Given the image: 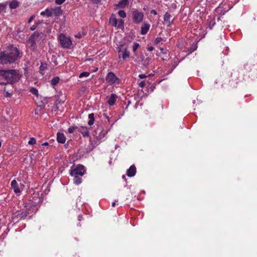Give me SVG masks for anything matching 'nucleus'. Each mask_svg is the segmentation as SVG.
I'll return each mask as SVG.
<instances>
[{
  "instance_id": "f257e3e1",
  "label": "nucleus",
  "mask_w": 257,
  "mask_h": 257,
  "mask_svg": "<svg viewBox=\"0 0 257 257\" xmlns=\"http://www.w3.org/2000/svg\"><path fill=\"white\" fill-rule=\"evenodd\" d=\"M22 53L13 46H9L7 49L0 53V64H8L14 63L22 57Z\"/></svg>"
},
{
  "instance_id": "f03ea898",
  "label": "nucleus",
  "mask_w": 257,
  "mask_h": 257,
  "mask_svg": "<svg viewBox=\"0 0 257 257\" xmlns=\"http://www.w3.org/2000/svg\"><path fill=\"white\" fill-rule=\"evenodd\" d=\"M0 76L4 77L8 83L11 84L18 82L21 78L19 71L15 69H0Z\"/></svg>"
},
{
  "instance_id": "7ed1b4c3",
  "label": "nucleus",
  "mask_w": 257,
  "mask_h": 257,
  "mask_svg": "<svg viewBox=\"0 0 257 257\" xmlns=\"http://www.w3.org/2000/svg\"><path fill=\"white\" fill-rule=\"evenodd\" d=\"M132 16L133 22L139 24L143 21L144 15L142 12L139 11L137 9H134L132 11Z\"/></svg>"
},
{
  "instance_id": "20e7f679",
  "label": "nucleus",
  "mask_w": 257,
  "mask_h": 257,
  "mask_svg": "<svg viewBox=\"0 0 257 257\" xmlns=\"http://www.w3.org/2000/svg\"><path fill=\"white\" fill-rule=\"evenodd\" d=\"M59 40L63 48L70 49L72 42L70 38L66 37L65 35L61 34L59 36Z\"/></svg>"
},
{
  "instance_id": "39448f33",
  "label": "nucleus",
  "mask_w": 257,
  "mask_h": 257,
  "mask_svg": "<svg viewBox=\"0 0 257 257\" xmlns=\"http://www.w3.org/2000/svg\"><path fill=\"white\" fill-rule=\"evenodd\" d=\"M86 173V171L84 169V167L82 165L78 164L76 167L70 171V174L71 176L73 175H80L83 176Z\"/></svg>"
},
{
  "instance_id": "423d86ee",
  "label": "nucleus",
  "mask_w": 257,
  "mask_h": 257,
  "mask_svg": "<svg viewBox=\"0 0 257 257\" xmlns=\"http://www.w3.org/2000/svg\"><path fill=\"white\" fill-rule=\"evenodd\" d=\"M106 82L109 85H112L114 83H118L119 79L112 72H108L106 77Z\"/></svg>"
},
{
  "instance_id": "0eeeda50",
  "label": "nucleus",
  "mask_w": 257,
  "mask_h": 257,
  "mask_svg": "<svg viewBox=\"0 0 257 257\" xmlns=\"http://www.w3.org/2000/svg\"><path fill=\"white\" fill-rule=\"evenodd\" d=\"M40 35V34L37 32H34L29 38L28 42L31 45V47H35L37 38Z\"/></svg>"
},
{
  "instance_id": "6e6552de",
  "label": "nucleus",
  "mask_w": 257,
  "mask_h": 257,
  "mask_svg": "<svg viewBox=\"0 0 257 257\" xmlns=\"http://www.w3.org/2000/svg\"><path fill=\"white\" fill-rule=\"evenodd\" d=\"M123 45H121L119 46V47H118V49H119L118 50V53L119 54V57L120 56V55H121L120 53H122L121 57H122L123 59H125L126 58L129 57V56H130V52L128 51H127L126 48H125L124 49V51L123 50H121V48H122L123 47Z\"/></svg>"
},
{
  "instance_id": "1a4fd4ad",
  "label": "nucleus",
  "mask_w": 257,
  "mask_h": 257,
  "mask_svg": "<svg viewBox=\"0 0 257 257\" xmlns=\"http://www.w3.org/2000/svg\"><path fill=\"white\" fill-rule=\"evenodd\" d=\"M95 134L94 135L95 136L97 140H101L102 138H103L106 133H104L102 130L101 128L98 127L94 131Z\"/></svg>"
},
{
  "instance_id": "9d476101",
  "label": "nucleus",
  "mask_w": 257,
  "mask_h": 257,
  "mask_svg": "<svg viewBox=\"0 0 257 257\" xmlns=\"http://www.w3.org/2000/svg\"><path fill=\"white\" fill-rule=\"evenodd\" d=\"M77 131L82 134L83 137H88L89 135V132L86 126H80L78 127Z\"/></svg>"
},
{
  "instance_id": "9b49d317",
  "label": "nucleus",
  "mask_w": 257,
  "mask_h": 257,
  "mask_svg": "<svg viewBox=\"0 0 257 257\" xmlns=\"http://www.w3.org/2000/svg\"><path fill=\"white\" fill-rule=\"evenodd\" d=\"M136 173V168L134 165H132L126 171V175L130 177H133Z\"/></svg>"
},
{
  "instance_id": "f8f14e48",
  "label": "nucleus",
  "mask_w": 257,
  "mask_h": 257,
  "mask_svg": "<svg viewBox=\"0 0 257 257\" xmlns=\"http://www.w3.org/2000/svg\"><path fill=\"white\" fill-rule=\"evenodd\" d=\"M57 140L59 143L64 144L66 141L64 134L58 132L57 134Z\"/></svg>"
},
{
  "instance_id": "ddd939ff",
  "label": "nucleus",
  "mask_w": 257,
  "mask_h": 257,
  "mask_svg": "<svg viewBox=\"0 0 257 257\" xmlns=\"http://www.w3.org/2000/svg\"><path fill=\"white\" fill-rule=\"evenodd\" d=\"M11 186L16 193H20L21 192V190L18 187V183L15 180L12 181Z\"/></svg>"
},
{
  "instance_id": "4468645a",
  "label": "nucleus",
  "mask_w": 257,
  "mask_h": 257,
  "mask_svg": "<svg viewBox=\"0 0 257 257\" xmlns=\"http://www.w3.org/2000/svg\"><path fill=\"white\" fill-rule=\"evenodd\" d=\"M117 96L115 94H111L107 100V103L110 106L113 105L116 101Z\"/></svg>"
},
{
  "instance_id": "2eb2a0df",
  "label": "nucleus",
  "mask_w": 257,
  "mask_h": 257,
  "mask_svg": "<svg viewBox=\"0 0 257 257\" xmlns=\"http://www.w3.org/2000/svg\"><path fill=\"white\" fill-rule=\"evenodd\" d=\"M128 4V0H121L117 5H116V7L118 8H124Z\"/></svg>"
},
{
  "instance_id": "dca6fc26",
  "label": "nucleus",
  "mask_w": 257,
  "mask_h": 257,
  "mask_svg": "<svg viewBox=\"0 0 257 257\" xmlns=\"http://www.w3.org/2000/svg\"><path fill=\"white\" fill-rule=\"evenodd\" d=\"M150 25L147 23H145L144 25L141 27V34L142 35H145L147 33L150 28Z\"/></svg>"
},
{
  "instance_id": "f3484780",
  "label": "nucleus",
  "mask_w": 257,
  "mask_h": 257,
  "mask_svg": "<svg viewBox=\"0 0 257 257\" xmlns=\"http://www.w3.org/2000/svg\"><path fill=\"white\" fill-rule=\"evenodd\" d=\"M53 12L55 16H59L62 14L63 11L61 7H56L53 9Z\"/></svg>"
},
{
  "instance_id": "a211bd4d",
  "label": "nucleus",
  "mask_w": 257,
  "mask_h": 257,
  "mask_svg": "<svg viewBox=\"0 0 257 257\" xmlns=\"http://www.w3.org/2000/svg\"><path fill=\"white\" fill-rule=\"evenodd\" d=\"M19 6V3L16 0H13L9 4V7L11 9H15L18 8Z\"/></svg>"
},
{
  "instance_id": "6ab92c4d",
  "label": "nucleus",
  "mask_w": 257,
  "mask_h": 257,
  "mask_svg": "<svg viewBox=\"0 0 257 257\" xmlns=\"http://www.w3.org/2000/svg\"><path fill=\"white\" fill-rule=\"evenodd\" d=\"M109 23L114 27H116L117 24V20L114 17V15H112L109 19Z\"/></svg>"
},
{
  "instance_id": "aec40b11",
  "label": "nucleus",
  "mask_w": 257,
  "mask_h": 257,
  "mask_svg": "<svg viewBox=\"0 0 257 257\" xmlns=\"http://www.w3.org/2000/svg\"><path fill=\"white\" fill-rule=\"evenodd\" d=\"M41 15L46 16L47 17H50L52 15V11L49 9H46L44 11L41 13Z\"/></svg>"
},
{
  "instance_id": "412c9836",
  "label": "nucleus",
  "mask_w": 257,
  "mask_h": 257,
  "mask_svg": "<svg viewBox=\"0 0 257 257\" xmlns=\"http://www.w3.org/2000/svg\"><path fill=\"white\" fill-rule=\"evenodd\" d=\"M73 182L76 185H79L82 182V179L81 177H79L78 175H73Z\"/></svg>"
},
{
  "instance_id": "4be33fe9",
  "label": "nucleus",
  "mask_w": 257,
  "mask_h": 257,
  "mask_svg": "<svg viewBox=\"0 0 257 257\" xmlns=\"http://www.w3.org/2000/svg\"><path fill=\"white\" fill-rule=\"evenodd\" d=\"M170 18L171 15L169 14L168 12H166L164 16V20L165 22H168L169 23V25H168V26H169L171 25V24L173 23V21L170 22Z\"/></svg>"
},
{
  "instance_id": "5701e85b",
  "label": "nucleus",
  "mask_w": 257,
  "mask_h": 257,
  "mask_svg": "<svg viewBox=\"0 0 257 257\" xmlns=\"http://www.w3.org/2000/svg\"><path fill=\"white\" fill-rule=\"evenodd\" d=\"M94 114L93 113H90L88 115V118L89 120L88 122V124L91 125L94 123Z\"/></svg>"
},
{
  "instance_id": "b1692460",
  "label": "nucleus",
  "mask_w": 257,
  "mask_h": 257,
  "mask_svg": "<svg viewBox=\"0 0 257 257\" xmlns=\"http://www.w3.org/2000/svg\"><path fill=\"white\" fill-rule=\"evenodd\" d=\"M116 27L122 29L124 28V21L122 19L117 20V24Z\"/></svg>"
},
{
  "instance_id": "393cba45",
  "label": "nucleus",
  "mask_w": 257,
  "mask_h": 257,
  "mask_svg": "<svg viewBox=\"0 0 257 257\" xmlns=\"http://www.w3.org/2000/svg\"><path fill=\"white\" fill-rule=\"evenodd\" d=\"M59 77L56 76L54 77L51 81V84L53 86L56 85L59 81Z\"/></svg>"
},
{
  "instance_id": "a878e982",
  "label": "nucleus",
  "mask_w": 257,
  "mask_h": 257,
  "mask_svg": "<svg viewBox=\"0 0 257 257\" xmlns=\"http://www.w3.org/2000/svg\"><path fill=\"white\" fill-rule=\"evenodd\" d=\"M6 7H7L6 3H1L0 4V14L3 12H5Z\"/></svg>"
},
{
  "instance_id": "bb28decb",
  "label": "nucleus",
  "mask_w": 257,
  "mask_h": 257,
  "mask_svg": "<svg viewBox=\"0 0 257 257\" xmlns=\"http://www.w3.org/2000/svg\"><path fill=\"white\" fill-rule=\"evenodd\" d=\"M47 64L45 63H41V66L40 67V71L42 72L43 71H44L47 69Z\"/></svg>"
},
{
  "instance_id": "cd10ccee",
  "label": "nucleus",
  "mask_w": 257,
  "mask_h": 257,
  "mask_svg": "<svg viewBox=\"0 0 257 257\" xmlns=\"http://www.w3.org/2000/svg\"><path fill=\"white\" fill-rule=\"evenodd\" d=\"M30 91L36 96H38V90L35 87H32L30 88Z\"/></svg>"
},
{
  "instance_id": "c85d7f7f",
  "label": "nucleus",
  "mask_w": 257,
  "mask_h": 257,
  "mask_svg": "<svg viewBox=\"0 0 257 257\" xmlns=\"http://www.w3.org/2000/svg\"><path fill=\"white\" fill-rule=\"evenodd\" d=\"M77 128H78V126H70L68 129V133H70V134H72V133H73L74 132V131L75 130H77Z\"/></svg>"
},
{
  "instance_id": "c756f323",
  "label": "nucleus",
  "mask_w": 257,
  "mask_h": 257,
  "mask_svg": "<svg viewBox=\"0 0 257 257\" xmlns=\"http://www.w3.org/2000/svg\"><path fill=\"white\" fill-rule=\"evenodd\" d=\"M118 14L121 18H125L126 17V13L123 10H120L118 12Z\"/></svg>"
},
{
  "instance_id": "7c9ffc66",
  "label": "nucleus",
  "mask_w": 257,
  "mask_h": 257,
  "mask_svg": "<svg viewBox=\"0 0 257 257\" xmlns=\"http://www.w3.org/2000/svg\"><path fill=\"white\" fill-rule=\"evenodd\" d=\"M215 25V22L214 20H210L208 23V27L209 29L211 30L213 28V27Z\"/></svg>"
},
{
  "instance_id": "2f4dec72",
  "label": "nucleus",
  "mask_w": 257,
  "mask_h": 257,
  "mask_svg": "<svg viewBox=\"0 0 257 257\" xmlns=\"http://www.w3.org/2000/svg\"><path fill=\"white\" fill-rule=\"evenodd\" d=\"M28 214V212L26 210L23 211L22 212H21L19 215L21 218H24L27 216Z\"/></svg>"
},
{
  "instance_id": "473e14b6",
  "label": "nucleus",
  "mask_w": 257,
  "mask_h": 257,
  "mask_svg": "<svg viewBox=\"0 0 257 257\" xmlns=\"http://www.w3.org/2000/svg\"><path fill=\"white\" fill-rule=\"evenodd\" d=\"M36 143V139L34 138H31L30 141L28 142L29 145H33Z\"/></svg>"
},
{
  "instance_id": "72a5a7b5",
  "label": "nucleus",
  "mask_w": 257,
  "mask_h": 257,
  "mask_svg": "<svg viewBox=\"0 0 257 257\" xmlns=\"http://www.w3.org/2000/svg\"><path fill=\"white\" fill-rule=\"evenodd\" d=\"M90 75V73L87 72H83L79 75V78H82L83 77H88Z\"/></svg>"
},
{
  "instance_id": "f704fd0d",
  "label": "nucleus",
  "mask_w": 257,
  "mask_h": 257,
  "mask_svg": "<svg viewBox=\"0 0 257 257\" xmlns=\"http://www.w3.org/2000/svg\"><path fill=\"white\" fill-rule=\"evenodd\" d=\"M237 84V82L236 83H231L230 85H229V86L227 87V88L228 89L234 88L236 87V84Z\"/></svg>"
},
{
  "instance_id": "c9c22d12",
  "label": "nucleus",
  "mask_w": 257,
  "mask_h": 257,
  "mask_svg": "<svg viewBox=\"0 0 257 257\" xmlns=\"http://www.w3.org/2000/svg\"><path fill=\"white\" fill-rule=\"evenodd\" d=\"M139 47V44H138L137 43H135L134 44L133 50L134 53L136 52V51L137 50V49Z\"/></svg>"
},
{
  "instance_id": "e433bc0d",
  "label": "nucleus",
  "mask_w": 257,
  "mask_h": 257,
  "mask_svg": "<svg viewBox=\"0 0 257 257\" xmlns=\"http://www.w3.org/2000/svg\"><path fill=\"white\" fill-rule=\"evenodd\" d=\"M163 41V38L161 37H157L156 38L155 42L156 44L160 43L161 41Z\"/></svg>"
},
{
  "instance_id": "4c0bfd02",
  "label": "nucleus",
  "mask_w": 257,
  "mask_h": 257,
  "mask_svg": "<svg viewBox=\"0 0 257 257\" xmlns=\"http://www.w3.org/2000/svg\"><path fill=\"white\" fill-rule=\"evenodd\" d=\"M66 0H55V4L57 5H61L65 2Z\"/></svg>"
},
{
  "instance_id": "58836bf2",
  "label": "nucleus",
  "mask_w": 257,
  "mask_h": 257,
  "mask_svg": "<svg viewBox=\"0 0 257 257\" xmlns=\"http://www.w3.org/2000/svg\"><path fill=\"white\" fill-rule=\"evenodd\" d=\"M45 102H44L43 100H41L40 104L38 105L39 107H41V108H44L45 107Z\"/></svg>"
},
{
  "instance_id": "ea45409f",
  "label": "nucleus",
  "mask_w": 257,
  "mask_h": 257,
  "mask_svg": "<svg viewBox=\"0 0 257 257\" xmlns=\"http://www.w3.org/2000/svg\"><path fill=\"white\" fill-rule=\"evenodd\" d=\"M196 48H197V47H196V46H194V47H193V46H191V47L190 48L189 50V53H192V52H193L194 51H195V50L196 49Z\"/></svg>"
},
{
  "instance_id": "a19ab883",
  "label": "nucleus",
  "mask_w": 257,
  "mask_h": 257,
  "mask_svg": "<svg viewBox=\"0 0 257 257\" xmlns=\"http://www.w3.org/2000/svg\"><path fill=\"white\" fill-rule=\"evenodd\" d=\"M64 102V101H62L61 99L60 98H58L57 100H56V105H58L59 104H60V103H63Z\"/></svg>"
},
{
  "instance_id": "79ce46f5",
  "label": "nucleus",
  "mask_w": 257,
  "mask_h": 257,
  "mask_svg": "<svg viewBox=\"0 0 257 257\" xmlns=\"http://www.w3.org/2000/svg\"><path fill=\"white\" fill-rule=\"evenodd\" d=\"M146 85L145 81H141L139 83V86L141 87H144Z\"/></svg>"
},
{
  "instance_id": "37998d69",
  "label": "nucleus",
  "mask_w": 257,
  "mask_h": 257,
  "mask_svg": "<svg viewBox=\"0 0 257 257\" xmlns=\"http://www.w3.org/2000/svg\"><path fill=\"white\" fill-rule=\"evenodd\" d=\"M35 16L34 15H32L29 19L28 20V23H30L35 18Z\"/></svg>"
},
{
  "instance_id": "c03bdc74",
  "label": "nucleus",
  "mask_w": 257,
  "mask_h": 257,
  "mask_svg": "<svg viewBox=\"0 0 257 257\" xmlns=\"http://www.w3.org/2000/svg\"><path fill=\"white\" fill-rule=\"evenodd\" d=\"M43 23V20H41V21H40V20H38L37 21H36L35 22V24L36 25V26H38V25H39L40 24H42Z\"/></svg>"
},
{
  "instance_id": "a18cd8bd",
  "label": "nucleus",
  "mask_w": 257,
  "mask_h": 257,
  "mask_svg": "<svg viewBox=\"0 0 257 257\" xmlns=\"http://www.w3.org/2000/svg\"><path fill=\"white\" fill-rule=\"evenodd\" d=\"M149 61H150V58H147L144 61V65H148Z\"/></svg>"
},
{
  "instance_id": "49530a36",
  "label": "nucleus",
  "mask_w": 257,
  "mask_h": 257,
  "mask_svg": "<svg viewBox=\"0 0 257 257\" xmlns=\"http://www.w3.org/2000/svg\"><path fill=\"white\" fill-rule=\"evenodd\" d=\"M139 77L141 79H144L147 77V76L145 74H140L139 75Z\"/></svg>"
},
{
  "instance_id": "de8ad7c7",
  "label": "nucleus",
  "mask_w": 257,
  "mask_h": 257,
  "mask_svg": "<svg viewBox=\"0 0 257 257\" xmlns=\"http://www.w3.org/2000/svg\"><path fill=\"white\" fill-rule=\"evenodd\" d=\"M92 2H93V3L94 4H99V3H100L101 2V0H90Z\"/></svg>"
},
{
  "instance_id": "09e8293b",
  "label": "nucleus",
  "mask_w": 257,
  "mask_h": 257,
  "mask_svg": "<svg viewBox=\"0 0 257 257\" xmlns=\"http://www.w3.org/2000/svg\"><path fill=\"white\" fill-rule=\"evenodd\" d=\"M12 94H11V93H9V92H7L6 93L5 96H6V97H11V96H12Z\"/></svg>"
},
{
  "instance_id": "8fccbe9b",
  "label": "nucleus",
  "mask_w": 257,
  "mask_h": 257,
  "mask_svg": "<svg viewBox=\"0 0 257 257\" xmlns=\"http://www.w3.org/2000/svg\"><path fill=\"white\" fill-rule=\"evenodd\" d=\"M150 13H151V14H153L154 15H156L157 14V11L156 10H151Z\"/></svg>"
},
{
  "instance_id": "3c124183",
  "label": "nucleus",
  "mask_w": 257,
  "mask_h": 257,
  "mask_svg": "<svg viewBox=\"0 0 257 257\" xmlns=\"http://www.w3.org/2000/svg\"><path fill=\"white\" fill-rule=\"evenodd\" d=\"M37 26H36V25H33V26H32L30 29L31 31H34L36 29V28H37Z\"/></svg>"
},
{
  "instance_id": "603ef678",
  "label": "nucleus",
  "mask_w": 257,
  "mask_h": 257,
  "mask_svg": "<svg viewBox=\"0 0 257 257\" xmlns=\"http://www.w3.org/2000/svg\"><path fill=\"white\" fill-rule=\"evenodd\" d=\"M147 49L149 51H153L154 50V47H152V46H148V47L147 48Z\"/></svg>"
},
{
  "instance_id": "864d4df0",
  "label": "nucleus",
  "mask_w": 257,
  "mask_h": 257,
  "mask_svg": "<svg viewBox=\"0 0 257 257\" xmlns=\"http://www.w3.org/2000/svg\"><path fill=\"white\" fill-rule=\"evenodd\" d=\"M75 37L77 38H81L82 37V35L80 33H78L77 34H76Z\"/></svg>"
},
{
  "instance_id": "5fc2aeb1",
  "label": "nucleus",
  "mask_w": 257,
  "mask_h": 257,
  "mask_svg": "<svg viewBox=\"0 0 257 257\" xmlns=\"http://www.w3.org/2000/svg\"><path fill=\"white\" fill-rule=\"evenodd\" d=\"M82 219V216L81 215H79L78 217V220L80 221V220H81Z\"/></svg>"
},
{
  "instance_id": "6e6d98bb",
  "label": "nucleus",
  "mask_w": 257,
  "mask_h": 257,
  "mask_svg": "<svg viewBox=\"0 0 257 257\" xmlns=\"http://www.w3.org/2000/svg\"><path fill=\"white\" fill-rule=\"evenodd\" d=\"M48 145H49L48 143L45 142V143L42 144V145L43 146H48Z\"/></svg>"
},
{
  "instance_id": "4d7b16f0",
  "label": "nucleus",
  "mask_w": 257,
  "mask_h": 257,
  "mask_svg": "<svg viewBox=\"0 0 257 257\" xmlns=\"http://www.w3.org/2000/svg\"><path fill=\"white\" fill-rule=\"evenodd\" d=\"M160 50H161V53H162L163 54H166V52L164 51V50L163 48H160Z\"/></svg>"
},
{
  "instance_id": "13d9d810",
  "label": "nucleus",
  "mask_w": 257,
  "mask_h": 257,
  "mask_svg": "<svg viewBox=\"0 0 257 257\" xmlns=\"http://www.w3.org/2000/svg\"><path fill=\"white\" fill-rule=\"evenodd\" d=\"M168 59V56H166V57H164V58H162V59L163 60H166Z\"/></svg>"
},
{
  "instance_id": "bf43d9fd",
  "label": "nucleus",
  "mask_w": 257,
  "mask_h": 257,
  "mask_svg": "<svg viewBox=\"0 0 257 257\" xmlns=\"http://www.w3.org/2000/svg\"><path fill=\"white\" fill-rule=\"evenodd\" d=\"M103 115L105 116V117L108 119V121H109V117L107 116V115L105 113L103 114Z\"/></svg>"
},
{
  "instance_id": "052dcab7",
  "label": "nucleus",
  "mask_w": 257,
  "mask_h": 257,
  "mask_svg": "<svg viewBox=\"0 0 257 257\" xmlns=\"http://www.w3.org/2000/svg\"><path fill=\"white\" fill-rule=\"evenodd\" d=\"M43 100L44 101V102H45V104L47 102V98H44V99Z\"/></svg>"
},
{
  "instance_id": "680f3d73",
  "label": "nucleus",
  "mask_w": 257,
  "mask_h": 257,
  "mask_svg": "<svg viewBox=\"0 0 257 257\" xmlns=\"http://www.w3.org/2000/svg\"><path fill=\"white\" fill-rule=\"evenodd\" d=\"M53 62L55 63V65H57L58 64V63L57 62L56 60L53 61Z\"/></svg>"
},
{
  "instance_id": "e2e57ef3",
  "label": "nucleus",
  "mask_w": 257,
  "mask_h": 257,
  "mask_svg": "<svg viewBox=\"0 0 257 257\" xmlns=\"http://www.w3.org/2000/svg\"><path fill=\"white\" fill-rule=\"evenodd\" d=\"M115 202H113V203H112V207H114V206H115Z\"/></svg>"
},
{
  "instance_id": "0e129e2a",
  "label": "nucleus",
  "mask_w": 257,
  "mask_h": 257,
  "mask_svg": "<svg viewBox=\"0 0 257 257\" xmlns=\"http://www.w3.org/2000/svg\"><path fill=\"white\" fill-rule=\"evenodd\" d=\"M122 178V179H123L124 180H126V178H125V176L124 175H123Z\"/></svg>"
},
{
  "instance_id": "69168bd1",
  "label": "nucleus",
  "mask_w": 257,
  "mask_h": 257,
  "mask_svg": "<svg viewBox=\"0 0 257 257\" xmlns=\"http://www.w3.org/2000/svg\"><path fill=\"white\" fill-rule=\"evenodd\" d=\"M2 84L1 83H0V84Z\"/></svg>"
}]
</instances>
